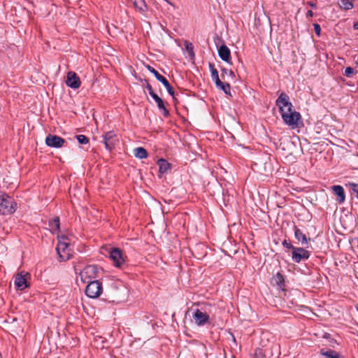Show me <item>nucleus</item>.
<instances>
[{"label": "nucleus", "mask_w": 358, "mask_h": 358, "mask_svg": "<svg viewBox=\"0 0 358 358\" xmlns=\"http://www.w3.org/2000/svg\"><path fill=\"white\" fill-rule=\"evenodd\" d=\"M275 103L279 108L283 122L292 128L298 127L301 115L293 109V105L289 96L286 93L282 92L276 99Z\"/></svg>", "instance_id": "nucleus-1"}, {"label": "nucleus", "mask_w": 358, "mask_h": 358, "mask_svg": "<svg viewBox=\"0 0 358 358\" xmlns=\"http://www.w3.org/2000/svg\"><path fill=\"white\" fill-rule=\"evenodd\" d=\"M355 27L358 29V22L357 24H355Z\"/></svg>", "instance_id": "nucleus-39"}, {"label": "nucleus", "mask_w": 358, "mask_h": 358, "mask_svg": "<svg viewBox=\"0 0 358 358\" xmlns=\"http://www.w3.org/2000/svg\"><path fill=\"white\" fill-rule=\"evenodd\" d=\"M16 208V202L6 194L0 192V214H13L15 212Z\"/></svg>", "instance_id": "nucleus-3"}, {"label": "nucleus", "mask_w": 358, "mask_h": 358, "mask_svg": "<svg viewBox=\"0 0 358 358\" xmlns=\"http://www.w3.org/2000/svg\"><path fill=\"white\" fill-rule=\"evenodd\" d=\"M320 353L327 358H339L338 354L332 350H324V349H322L320 350Z\"/></svg>", "instance_id": "nucleus-23"}, {"label": "nucleus", "mask_w": 358, "mask_h": 358, "mask_svg": "<svg viewBox=\"0 0 358 358\" xmlns=\"http://www.w3.org/2000/svg\"><path fill=\"white\" fill-rule=\"evenodd\" d=\"M332 190L334 193L337 196V201L339 203H343L345 199L343 187L341 185H334L332 187Z\"/></svg>", "instance_id": "nucleus-16"}, {"label": "nucleus", "mask_w": 358, "mask_h": 358, "mask_svg": "<svg viewBox=\"0 0 358 358\" xmlns=\"http://www.w3.org/2000/svg\"><path fill=\"white\" fill-rule=\"evenodd\" d=\"M354 73V69L351 67H347L345 69V75L347 76V77H350Z\"/></svg>", "instance_id": "nucleus-32"}, {"label": "nucleus", "mask_w": 358, "mask_h": 358, "mask_svg": "<svg viewBox=\"0 0 358 358\" xmlns=\"http://www.w3.org/2000/svg\"><path fill=\"white\" fill-rule=\"evenodd\" d=\"M65 140L60 136L49 134L45 138V143L48 146L55 148H59L64 146Z\"/></svg>", "instance_id": "nucleus-9"}, {"label": "nucleus", "mask_w": 358, "mask_h": 358, "mask_svg": "<svg viewBox=\"0 0 358 358\" xmlns=\"http://www.w3.org/2000/svg\"><path fill=\"white\" fill-rule=\"evenodd\" d=\"M157 164L160 173H164L170 169V164L164 159H159Z\"/></svg>", "instance_id": "nucleus-20"}, {"label": "nucleus", "mask_w": 358, "mask_h": 358, "mask_svg": "<svg viewBox=\"0 0 358 358\" xmlns=\"http://www.w3.org/2000/svg\"><path fill=\"white\" fill-rule=\"evenodd\" d=\"M66 84L72 89H78L80 86V80L75 72L69 71L67 73Z\"/></svg>", "instance_id": "nucleus-12"}, {"label": "nucleus", "mask_w": 358, "mask_h": 358, "mask_svg": "<svg viewBox=\"0 0 358 358\" xmlns=\"http://www.w3.org/2000/svg\"><path fill=\"white\" fill-rule=\"evenodd\" d=\"M146 88L149 92V94L152 96L153 94H155V93L154 92L153 90H152V86L150 85V84H147V86H146Z\"/></svg>", "instance_id": "nucleus-34"}, {"label": "nucleus", "mask_w": 358, "mask_h": 358, "mask_svg": "<svg viewBox=\"0 0 358 358\" xmlns=\"http://www.w3.org/2000/svg\"><path fill=\"white\" fill-rule=\"evenodd\" d=\"M30 275L28 273L21 272L15 276L14 285L17 289L24 290L29 286L28 282Z\"/></svg>", "instance_id": "nucleus-6"}, {"label": "nucleus", "mask_w": 358, "mask_h": 358, "mask_svg": "<svg viewBox=\"0 0 358 358\" xmlns=\"http://www.w3.org/2000/svg\"><path fill=\"white\" fill-rule=\"evenodd\" d=\"M169 5H171L172 7L175 8V5L171 3V1H169V0H165Z\"/></svg>", "instance_id": "nucleus-37"}, {"label": "nucleus", "mask_w": 358, "mask_h": 358, "mask_svg": "<svg viewBox=\"0 0 358 358\" xmlns=\"http://www.w3.org/2000/svg\"><path fill=\"white\" fill-rule=\"evenodd\" d=\"M103 138L105 147L107 150H111L117 141L116 135L114 131H112L106 132L103 136Z\"/></svg>", "instance_id": "nucleus-14"}, {"label": "nucleus", "mask_w": 358, "mask_h": 358, "mask_svg": "<svg viewBox=\"0 0 358 358\" xmlns=\"http://www.w3.org/2000/svg\"><path fill=\"white\" fill-rule=\"evenodd\" d=\"M152 97L156 102L157 107L161 110L162 115L164 117H167L169 115V112L166 108L164 101L157 94H153Z\"/></svg>", "instance_id": "nucleus-17"}, {"label": "nucleus", "mask_w": 358, "mask_h": 358, "mask_svg": "<svg viewBox=\"0 0 358 358\" xmlns=\"http://www.w3.org/2000/svg\"><path fill=\"white\" fill-rule=\"evenodd\" d=\"M323 337L325 338H329V334H325Z\"/></svg>", "instance_id": "nucleus-38"}, {"label": "nucleus", "mask_w": 358, "mask_h": 358, "mask_svg": "<svg viewBox=\"0 0 358 358\" xmlns=\"http://www.w3.org/2000/svg\"><path fill=\"white\" fill-rule=\"evenodd\" d=\"M76 138L80 144L85 145L89 143L88 138L87 136H85V135H82V134L77 135L76 136Z\"/></svg>", "instance_id": "nucleus-27"}, {"label": "nucleus", "mask_w": 358, "mask_h": 358, "mask_svg": "<svg viewBox=\"0 0 358 358\" xmlns=\"http://www.w3.org/2000/svg\"><path fill=\"white\" fill-rule=\"evenodd\" d=\"M87 284L85 294L88 297L95 299L101 295L102 293V285L99 281L94 280Z\"/></svg>", "instance_id": "nucleus-5"}, {"label": "nucleus", "mask_w": 358, "mask_h": 358, "mask_svg": "<svg viewBox=\"0 0 358 358\" xmlns=\"http://www.w3.org/2000/svg\"><path fill=\"white\" fill-rule=\"evenodd\" d=\"M134 7L141 13H144L147 10V6L144 0H130Z\"/></svg>", "instance_id": "nucleus-19"}, {"label": "nucleus", "mask_w": 358, "mask_h": 358, "mask_svg": "<svg viewBox=\"0 0 358 358\" xmlns=\"http://www.w3.org/2000/svg\"><path fill=\"white\" fill-rule=\"evenodd\" d=\"M282 245L287 249H291L292 251L293 250V248H295L294 246L292 245L291 242L287 240H284L282 241Z\"/></svg>", "instance_id": "nucleus-29"}, {"label": "nucleus", "mask_w": 358, "mask_h": 358, "mask_svg": "<svg viewBox=\"0 0 358 358\" xmlns=\"http://www.w3.org/2000/svg\"><path fill=\"white\" fill-rule=\"evenodd\" d=\"M264 353L263 352V350L261 348H257L255 350V354H254V358H264Z\"/></svg>", "instance_id": "nucleus-28"}, {"label": "nucleus", "mask_w": 358, "mask_h": 358, "mask_svg": "<svg viewBox=\"0 0 358 358\" xmlns=\"http://www.w3.org/2000/svg\"><path fill=\"white\" fill-rule=\"evenodd\" d=\"M210 68L211 70V77L213 80L215 82V85L220 83V80L219 78L218 71L215 69L212 64H210Z\"/></svg>", "instance_id": "nucleus-24"}, {"label": "nucleus", "mask_w": 358, "mask_h": 358, "mask_svg": "<svg viewBox=\"0 0 358 358\" xmlns=\"http://www.w3.org/2000/svg\"><path fill=\"white\" fill-rule=\"evenodd\" d=\"M58 243L57 246V252L59 261L69 260L72 257V250L69 245V240L67 236H58Z\"/></svg>", "instance_id": "nucleus-2"}, {"label": "nucleus", "mask_w": 358, "mask_h": 358, "mask_svg": "<svg viewBox=\"0 0 358 358\" xmlns=\"http://www.w3.org/2000/svg\"><path fill=\"white\" fill-rule=\"evenodd\" d=\"M192 317L198 326L204 325L209 320V315L199 309H196L194 312Z\"/></svg>", "instance_id": "nucleus-13"}, {"label": "nucleus", "mask_w": 358, "mask_h": 358, "mask_svg": "<svg viewBox=\"0 0 358 358\" xmlns=\"http://www.w3.org/2000/svg\"><path fill=\"white\" fill-rule=\"evenodd\" d=\"M219 57L224 62L231 63V51L226 45H222L218 50Z\"/></svg>", "instance_id": "nucleus-15"}, {"label": "nucleus", "mask_w": 358, "mask_h": 358, "mask_svg": "<svg viewBox=\"0 0 358 358\" xmlns=\"http://www.w3.org/2000/svg\"><path fill=\"white\" fill-rule=\"evenodd\" d=\"M277 278H278L279 282L283 281V276H282V275H281L279 273L277 274Z\"/></svg>", "instance_id": "nucleus-35"}, {"label": "nucleus", "mask_w": 358, "mask_h": 358, "mask_svg": "<svg viewBox=\"0 0 358 358\" xmlns=\"http://www.w3.org/2000/svg\"><path fill=\"white\" fill-rule=\"evenodd\" d=\"M134 155L136 157L139 159H145L148 157L146 150L142 147L135 148L134 150Z\"/></svg>", "instance_id": "nucleus-21"}, {"label": "nucleus", "mask_w": 358, "mask_h": 358, "mask_svg": "<svg viewBox=\"0 0 358 358\" xmlns=\"http://www.w3.org/2000/svg\"><path fill=\"white\" fill-rule=\"evenodd\" d=\"M310 257V252L303 248H293L292 259L296 263L306 260Z\"/></svg>", "instance_id": "nucleus-7"}, {"label": "nucleus", "mask_w": 358, "mask_h": 358, "mask_svg": "<svg viewBox=\"0 0 358 358\" xmlns=\"http://www.w3.org/2000/svg\"><path fill=\"white\" fill-rule=\"evenodd\" d=\"M216 87L220 90H222L225 94H230V85L229 83H222L220 81V83H217L216 85Z\"/></svg>", "instance_id": "nucleus-25"}, {"label": "nucleus", "mask_w": 358, "mask_h": 358, "mask_svg": "<svg viewBox=\"0 0 358 358\" xmlns=\"http://www.w3.org/2000/svg\"><path fill=\"white\" fill-rule=\"evenodd\" d=\"M50 227H51V230L53 232L58 231L59 229V217H55L54 220H52L50 223Z\"/></svg>", "instance_id": "nucleus-26"}, {"label": "nucleus", "mask_w": 358, "mask_h": 358, "mask_svg": "<svg viewBox=\"0 0 358 358\" xmlns=\"http://www.w3.org/2000/svg\"><path fill=\"white\" fill-rule=\"evenodd\" d=\"M148 69L150 73H152L156 79L159 80L160 83L163 84V85L166 87L168 93L174 97V90L173 87L170 85L169 81L166 78H164L163 76L160 75L153 67L148 66Z\"/></svg>", "instance_id": "nucleus-8"}, {"label": "nucleus", "mask_w": 358, "mask_h": 358, "mask_svg": "<svg viewBox=\"0 0 358 358\" xmlns=\"http://www.w3.org/2000/svg\"><path fill=\"white\" fill-rule=\"evenodd\" d=\"M222 74L229 76L231 78H234L235 76L234 71L231 70H228L227 69H222Z\"/></svg>", "instance_id": "nucleus-31"}, {"label": "nucleus", "mask_w": 358, "mask_h": 358, "mask_svg": "<svg viewBox=\"0 0 358 358\" xmlns=\"http://www.w3.org/2000/svg\"><path fill=\"white\" fill-rule=\"evenodd\" d=\"M294 236L296 239H297L298 241L301 243L302 245H308V241L309 239H308L306 234H303V231L298 229L296 227H294Z\"/></svg>", "instance_id": "nucleus-18"}, {"label": "nucleus", "mask_w": 358, "mask_h": 358, "mask_svg": "<svg viewBox=\"0 0 358 358\" xmlns=\"http://www.w3.org/2000/svg\"><path fill=\"white\" fill-rule=\"evenodd\" d=\"M306 15H307V16H308H308L312 17V16L313 15V11H312V10H308V11L307 12V14H306Z\"/></svg>", "instance_id": "nucleus-36"}, {"label": "nucleus", "mask_w": 358, "mask_h": 358, "mask_svg": "<svg viewBox=\"0 0 358 358\" xmlns=\"http://www.w3.org/2000/svg\"><path fill=\"white\" fill-rule=\"evenodd\" d=\"M98 272V268L95 265L86 266L80 272V280L83 283H88L96 278Z\"/></svg>", "instance_id": "nucleus-4"}, {"label": "nucleus", "mask_w": 358, "mask_h": 358, "mask_svg": "<svg viewBox=\"0 0 358 358\" xmlns=\"http://www.w3.org/2000/svg\"><path fill=\"white\" fill-rule=\"evenodd\" d=\"M314 30L317 36L320 35L321 28L320 26L318 24H314Z\"/></svg>", "instance_id": "nucleus-33"}, {"label": "nucleus", "mask_w": 358, "mask_h": 358, "mask_svg": "<svg viewBox=\"0 0 358 358\" xmlns=\"http://www.w3.org/2000/svg\"><path fill=\"white\" fill-rule=\"evenodd\" d=\"M112 287L115 289V291H119L115 294L117 299H124L127 296L128 289L122 282H114L112 283Z\"/></svg>", "instance_id": "nucleus-11"}, {"label": "nucleus", "mask_w": 358, "mask_h": 358, "mask_svg": "<svg viewBox=\"0 0 358 358\" xmlns=\"http://www.w3.org/2000/svg\"><path fill=\"white\" fill-rule=\"evenodd\" d=\"M338 5L344 10H350L353 8L352 0H339Z\"/></svg>", "instance_id": "nucleus-22"}, {"label": "nucleus", "mask_w": 358, "mask_h": 358, "mask_svg": "<svg viewBox=\"0 0 358 358\" xmlns=\"http://www.w3.org/2000/svg\"><path fill=\"white\" fill-rule=\"evenodd\" d=\"M109 257L117 267H120L124 262L122 252L118 248L111 249Z\"/></svg>", "instance_id": "nucleus-10"}, {"label": "nucleus", "mask_w": 358, "mask_h": 358, "mask_svg": "<svg viewBox=\"0 0 358 358\" xmlns=\"http://www.w3.org/2000/svg\"><path fill=\"white\" fill-rule=\"evenodd\" d=\"M349 186L351 187L352 190L356 194V196L358 199V184L349 183Z\"/></svg>", "instance_id": "nucleus-30"}]
</instances>
